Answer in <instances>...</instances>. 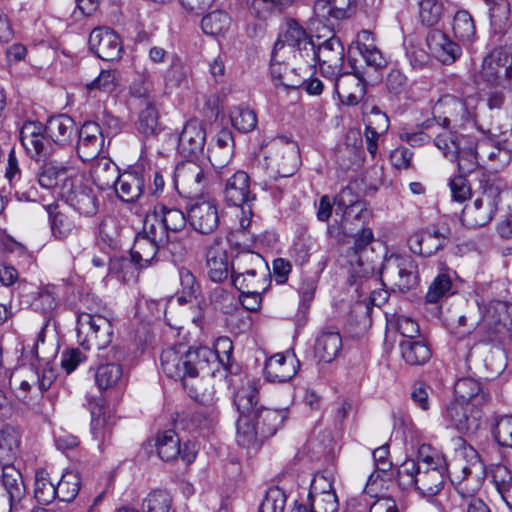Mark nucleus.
Returning a JSON list of instances; mask_svg holds the SVG:
<instances>
[{
  "label": "nucleus",
  "mask_w": 512,
  "mask_h": 512,
  "mask_svg": "<svg viewBox=\"0 0 512 512\" xmlns=\"http://www.w3.org/2000/svg\"><path fill=\"white\" fill-rule=\"evenodd\" d=\"M233 351L232 341L221 337L215 343L214 351L207 347L188 349L179 344L169 347L161 353L162 371L167 377L180 380L183 387L188 386L189 378H194L209 368L211 361L218 360L226 369L229 368Z\"/></svg>",
  "instance_id": "1"
},
{
  "label": "nucleus",
  "mask_w": 512,
  "mask_h": 512,
  "mask_svg": "<svg viewBox=\"0 0 512 512\" xmlns=\"http://www.w3.org/2000/svg\"><path fill=\"white\" fill-rule=\"evenodd\" d=\"M77 133L74 120L67 115L53 116L43 126L40 122L26 121L19 133L21 144L34 159L55 155L54 146L70 145Z\"/></svg>",
  "instance_id": "2"
},
{
  "label": "nucleus",
  "mask_w": 512,
  "mask_h": 512,
  "mask_svg": "<svg viewBox=\"0 0 512 512\" xmlns=\"http://www.w3.org/2000/svg\"><path fill=\"white\" fill-rule=\"evenodd\" d=\"M263 163L259 162L252 168V176L261 178L265 174L268 179L292 176L299 166V152L294 141L277 137L262 146Z\"/></svg>",
  "instance_id": "3"
},
{
  "label": "nucleus",
  "mask_w": 512,
  "mask_h": 512,
  "mask_svg": "<svg viewBox=\"0 0 512 512\" xmlns=\"http://www.w3.org/2000/svg\"><path fill=\"white\" fill-rule=\"evenodd\" d=\"M475 100L467 98L459 99L453 95H443L432 107V119H427L421 124V129H430L433 122L441 127L468 129L476 127Z\"/></svg>",
  "instance_id": "4"
},
{
  "label": "nucleus",
  "mask_w": 512,
  "mask_h": 512,
  "mask_svg": "<svg viewBox=\"0 0 512 512\" xmlns=\"http://www.w3.org/2000/svg\"><path fill=\"white\" fill-rule=\"evenodd\" d=\"M239 412L237 421V442L240 446L255 447L265 437H261V429L253 412V405L258 404V389L255 383H248L239 389L234 397Z\"/></svg>",
  "instance_id": "5"
},
{
  "label": "nucleus",
  "mask_w": 512,
  "mask_h": 512,
  "mask_svg": "<svg viewBox=\"0 0 512 512\" xmlns=\"http://www.w3.org/2000/svg\"><path fill=\"white\" fill-rule=\"evenodd\" d=\"M480 329L487 342L503 344L512 339V304L493 300L482 310Z\"/></svg>",
  "instance_id": "6"
},
{
  "label": "nucleus",
  "mask_w": 512,
  "mask_h": 512,
  "mask_svg": "<svg viewBox=\"0 0 512 512\" xmlns=\"http://www.w3.org/2000/svg\"><path fill=\"white\" fill-rule=\"evenodd\" d=\"M503 42V46L493 49L483 58L477 79L490 86H503L512 90V41Z\"/></svg>",
  "instance_id": "7"
},
{
  "label": "nucleus",
  "mask_w": 512,
  "mask_h": 512,
  "mask_svg": "<svg viewBox=\"0 0 512 512\" xmlns=\"http://www.w3.org/2000/svg\"><path fill=\"white\" fill-rule=\"evenodd\" d=\"M312 42L313 56L304 57L303 62L307 68L312 69L318 63L320 72L325 78H335L341 75L344 65V46L340 39L333 33L329 38L320 42Z\"/></svg>",
  "instance_id": "8"
},
{
  "label": "nucleus",
  "mask_w": 512,
  "mask_h": 512,
  "mask_svg": "<svg viewBox=\"0 0 512 512\" xmlns=\"http://www.w3.org/2000/svg\"><path fill=\"white\" fill-rule=\"evenodd\" d=\"M115 322L114 314L77 316L78 343L86 350L106 348L112 342Z\"/></svg>",
  "instance_id": "9"
},
{
  "label": "nucleus",
  "mask_w": 512,
  "mask_h": 512,
  "mask_svg": "<svg viewBox=\"0 0 512 512\" xmlns=\"http://www.w3.org/2000/svg\"><path fill=\"white\" fill-rule=\"evenodd\" d=\"M381 279L394 291L407 292L417 286L418 267L410 256L390 255L381 268Z\"/></svg>",
  "instance_id": "10"
},
{
  "label": "nucleus",
  "mask_w": 512,
  "mask_h": 512,
  "mask_svg": "<svg viewBox=\"0 0 512 512\" xmlns=\"http://www.w3.org/2000/svg\"><path fill=\"white\" fill-rule=\"evenodd\" d=\"M312 42L313 40L296 21L289 20L274 45V58L276 60L310 58L313 56Z\"/></svg>",
  "instance_id": "11"
},
{
  "label": "nucleus",
  "mask_w": 512,
  "mask_h": 512,
  "mask_svg": "<svg viewBox=\"0 0 512 512\" xmlns=\"http://www.w3.org/2000/svg\"><path fill=\"white\" fill-rule=\"evenodd\" d=\"M477 404L452 400L442 410L447 427L463 435H474L481 426L483 411Z\"/></svg>",
  "instance_id": "12"
},
{
  "label": "nucleus",
  "mask_w": 512,
  "mask_h": 512,
  "mask_svg": "<svg viewBox=\"0 0 512 512\" xmlns=\"http://www.w3.org/2000/svg\"><path fill=\"white\" fill-rule=\"evenodd\" d=\"M449 477L461 500L477 497L483 483V466L478 460L471 464L460 460L450 468Z\"/></svg>",
  "instance_id": "13"
},
{
  "label": "nucleus",
  "mask_w": 512,
  "mask_h": 512,
  "mask_svg": "<svg viewBox=\"0 0 512 512\" xmlns=\"http://www.w3.org/2000/svg\"><path fill=\"white\" fill-rule=\"evenodd\" d=\"M333 206H335L336 214L341 213L342 219H348L353 213L358 216L363 212L365 204L357 199L352 189L346 187L333 198L323 195L317 206V219L321 222H327L332 214Z\"/></svg>",
  "instance_id": "14"
},
{
  "label": "nucleus",
  "mask_w": 512,
  "mask_h": 512,
  "mask_svg": "<svg viewBox=\"0 0 512 512\" xmlns=\"http://www.w3.org/2000/svg\"><path fill=\"white\" fill-rule=\"evenodd\" d=\"M174 178L178 193L187 198L202 196L209 185L205 170L193 161L179 164Z\"/></svg>",
  "instance_id": "15"
},
{
  "label": "nucleus",
  "mask_w": 512,
  "mask_h": 512,
  "mask_svg": "<svg viewBox=\"0 0 512 512\" xmlns=\"http://www.w3.org/2000/svg\"><path fill=\"white\" fill-rule=\"evenodd\" d=\"M44 162L37 173V180L42 188L54 190L59 196H63L66 190L76 181L69 172L67 164L56 159L43 158Z\"/></svg>",
  "instance_id": "16"
},
{
  "label": "nucleus",
  "mask_w": 512,
  "mask_h": 512,
  "mask_svg": "<svg viewBox=\"0 0 512 512\" xmlns=\"http://www.w3.org/2000/svg\"><path fill=\"white\" fill-rule=\"evenodd\" d=\"M187 219L196 232L205 235L212 234L220 223L217 203L209 198L197 199L188 208Z\"/></svg>",
  "instance_id": "17"
},
{
  "label": "nucleus",
  "mask_w": 512,
  "mask_h": 512,
  "mask_svg": "<svg viewBox=\"0 0 512 512\" xmlns=\"http://www.w3.org/2000/svg\"><path fill=\"white\" fill-rule=\"evenodd\" d=\"M2 485L6 491L7 497L4 502V508L1 512H25L24 501L26 499V489L22 475L13 465L3 464Z\"/></svg>",
  "instance_id": "18"
},
{
  "label": "nucleus",
  "mask_w": 512,
  "mask_h": 512,
  "mask_svg": "<svg viewBox=\"0 0 512 512\" xmlns=\"http://www.w3.org/2000/svg\"><path fill=\"white\" fill-rule=\"evenodd\" d=\"M5 178L9 183V194L18 201L36 200L38 192L33 179L29 175L22 174L13 150L10 151L8 156Z\"/></svg>",
  "instance_id": "19"
},
{
  "label": "nucleus",
  "mask_w": 512,
  "mask_h": 512,
  "mask_svg": "<svg viewBox=\"0 0 512 512\" xmlns=\"http://www.w3.org/2000/svg\"><path fill=\"white\" fill-rule=\"evenodd\" d=\"M449 238L450 230L447 227L427 228L412 234L408 246L414 254L429 257L444 248Z\"/></svg>",
  "instance_id": "20"
},
{
  "label": "nucleus",
  "mask_w": 512,
  "mask_h": 512,
  "mask_svg": "<svg viewBox=\"0 0 512 512\" xmlns=\"http://www.w3.org/2000/svg\"><path fill=\"white\" fill-rule=\"evenodd\" d=\"M88 44L89 48L104 61L118 60L123 51L120 37L108 27L93 29Z\"/></svg>",
  "instance_id": "21"
},
{
  "label": "nucleus",
  "mask_w": 512,
  "mask_h": 512,
  "mask_svg": "<svg viewBox=\"0 0 512 512\" xmlns=\"http://www.w3.org/2000/svg\"><path fill=\"white\" fill-rule=\"evenodd\" d=\"M224 198L228 205L241 207L244 214L247 211L251 214L250 203L255 196L250 192V178L246 172L238 170L226 180Z\"/></svg>",
  "instance_id": "22"
},
{
  "label": "nucleus",
  "mask_w": 512,
  "mask_h": 512,
  "mask_svg": "<svg viewBox=\"0 0 512 512\" xmlns=\"http://www.w3.org/2000/svg\"><path fill=\"white\" fill-rule=\"evenodd\" d=\"M74 211L84 217H93L99 210V198L93 188L76 184L70 186L61 197Z\"/></svg>",
  "instance_id": "23"
},
{
  "label": "nucleus",
  "mask_w": 512,
  "mask_h": 512,
  "mask_svg": "<svg viewBox=\"0 0 512 512\" xmlns=\"http://www.w3.org/2000/svg\"><path fill=\"white\" fill-rule=\"evenodd\" d=\"M78 132L76 152L83 161L94 160L104 147V136L98 123L85 122Z\"/></svg>",
  "instance_id": "24"
},
{
  "label": "nucleus",
  "mask_w": 512,
  "mask_h": 512,
  "mask_svg": "<svg viewBox=\"0 0 512 512\" xmlns=\"http://www.w3.org/2000/svg\"><path fill=\"white\" fill-rule=\"evenodd\" d=\"M429 54L445 65L454 63L462 54L461 47L440 29H432L426 35Z\"/></svg>",
  "instance_id": "25"
},
{
  "label": "nucleus",
  "mask_w": 512,
  "mask_h": 512,
  "mask_svg": "<svg viewBox=\"0 0 512 512\" xmlns=\"http://www.w3.org/2000/svg\"><path fill=\"white\" fill-rule=\"evenodd\" d=\"M206 132L200 121H187L178 136L177 150L183 157L197 156L204 150Z\"/></svg>",
  "instance_id": "26"
},
{
  "label": "nucleus",
  "mask_w": 512,
  "mask_h": 512,
  "mask_svg": "<svg viewBox=\"0 0 512 512\" xmlns=\"http://www.w3.org/2000/svg\"><path fill=\"white\" fill-rule=\"evenodd\" d=\"M334 91L343 104L356 105L364 95V86L358 77L341 71L340 76L329 78Z\"/></svg>",
  "instance_id": "27"
},
{
  "label": "nucleus",
  "mask_w": 512,
  "mask_h": 512,
  "mask_svg": "<svg viewBox=\"0 0 512 512\" xmlns=\"http://www.w3.org/2000/svg\"><path fill=\"white\" fill-rule=\"evenodd\" d=\"M355 6V0H317L314 3V13L319 19L331 23L332 20L350 18Z\"/></svg>",
  "instance_id": "28"
},
{
  "label": "nucleus",
  "mask_w": 512,
  "mask_h": 512,
  "mask_svg": "<svg viewBox=\"0 0 512 512\" xmlns=\"http://www.w3.org/2000/svg\"><path fill=\"white\" fill-rule=\"evenodd\" d=\"M297 373L295 359L277 353L271 356L265 363L264 374L269 382L283 383L292 379Z\"/></svg>",
  "instance_id": "29"
},
{
  "label": "nucleus",
  "mask_w": 512,
  "mask_h": 512,
  "mask_svg": "<svg viewBox=\"0 0 512 512\" xmlns=\"http://www.w3.org/2000/svg\"><path fill=\"white\" fill-rule=\"evenodd\" d=\"M231 273H239L258 277L270 275V269L265 259L258 253L245 250L240 251L231 264Z\"/></svg>",
  "instance_id": "30"
},
{
  "label": "nucleus",
  "mask_w": 512,
  "mask_h": 512,
  "mask_svg": "<svg viewBox=\"0 0 512 512\" xmlns=\"http://www.w3.org/2000/svg\"><path fill=\"white\" fill-rule=\"evenodd\" d=\"M456 398L454 400L477 404L484 407L490 401V394L481 383L473 378H461L454 385Z\"/></svg>",
  "instance_id": "31"
},
{
  "label": "nucleus",
  "mask_w": 512,
  "mask_h": 512,
  "mask_svg": "<svg viewBox=\"0 0 512 512\" xmlns=\"http://www.w3.org/2000/svg\"><path fill=\"white\" fill-rule=\"evenodd\" d=\"M475 142L481 164L487 165L494 171H499L510 162L508 151L499 147L493 140L483 138L475 140Z\"/></svg>",
  "instance_id": "32"
},
{
  "label": "nucleus",
  "mask_w": 512,
  "mask_h": 512,
  "mask_svg": "<svg viewBox=\"0 0 512 512\" xmlns=\"http://www.w3.org/2000/svg\"><path fill=\"white\" fill-rule=\"evenodd\" d=\"M489 7L490 24L495 34H502L503 40L512 41V26L506 28L510 16L508 0H483Z\"/></svg>",
  "instance_id": "33"
},
{
  "label": "nucleus",
  "mask_w": 512,
  "mask_h": 512,
  "mask_svg": "<svg viewBox=\"0 0 512 512\" xmlns=\"http://www.w3.org/2000/svg\"><path fill=\"white\" fill-rule=\"evenodd\" d=\"M206 267L211 281L221 283L231 275L226 251L218 245L210 246L206 254Z\"/></svg>",
  "instance_id": "34"
},
{
  "label": "nucleus",
  "mask_w": 512,
  "mask_h": 512,
  "mask_svg": "<svg viewBox=\"0 0 512 512\" xmlns=\"http://www.w3.org/2000/svg\"><path fill=\"white\" fill-rule=\"evenodd\" d=\"M90 173L94 184L101 190L113 188L121 176L117 165L107 157L97 158Z\"/></svg>",
  "instance_id": "35"
},
{
  "label": "nucleus",
  "mask_w": 512,
  "mask_h": 512,
  "mask_svg": "<svg viewBox=\"0 0 512 512\" xmlns=\"http://www.w3.org/2000/svg\"><path fill=\"white\" fill-rule=\"evenodd\" d=\"M254 416L257 419L258 427L261 429V437H271L282 426L287 419L286 409L276 410L253 405Z\"/></svg>",
  "instance_id": "36"
},
{
  "label": "nucleus",
  "mask_w": 512,
  "mask_h": 512,
  "mask_svg": "<svg viewBox=\"0 0 512 512\" xmlns=\"http://www.w3.org/2000/svg\"><path fill=\"white\" fill-rule=\"evenodd\" d=\"M342 349V338L339 332L323 331L316 338L314 356L318 361L332 362Z\"/></svg>",
  "instance_id": "37"
},
{
  "label": "nucleus",
  "mask_w": 512,
  "mask_h": 512,
  "mask_svg": "<svg viewBox=\"0 0 512 512\" xmlns=\"http://www.w3.org/2000/svg\"><path fill=\"white\" fill-rule=\"evenodd\" d=\"M161 248H164V243H158V241L138 233L131 248V259L140 267H144L155 259Z\"/></svg>",
  "instance_id": "38"
},
{
  "label": "nucleus",
  "mask_w": 512,
  "mask_h": 512,
  "mask_svg": "<svg viewBox=\"0 0 512 512\" xmlns=\"http://www.w3.org/2000/svg\"><path fill=\"white\" fill-rule=\"evenodd\" d=\"M113 188L122 201L132 203L143 192L144 178L137 172H125L121 174Z\"/></svg>",
  "instance_id": "39"
},
{
  "label": "nucleus",
  "mask_w": 512,
  "mask_h": 512,
  "mask_svg": "<svg viewBox=\"0 0 512 512\" xmlns=\"http://www.w3.org/2000/svg\"><path fill=\"white\" fill-rule=\"evenodd\" d=\"M432 470H420L416 478L417 492L423 497H432L443 488L445 467L433 466Z\"/></svg>",
  "instance_id": "40"
},
{
  "label": "nucleus",
  "mask_w": 512,
  "mask_h": 512,
  "mask_svg": "<svg viewBox=\"0 0 512 512\" xmlns=\"http://www.w3.org/2000/svg\"><path fill=\"white\" fill-rule=\"evenodd\" d=\"M441 128L442 130L434 138V145L443 153L445 158H455L460 147L467 143L471 137L458 134L453 131L454 128Z\"/></svg>",
  "instance_id": "41"
},
{
  "label": "nucleus",
  "mask_w": 512,
  "mask_h": 512,
  "mask_svg": "<svg viewBox=\"0 0 512 512\" xmlns=\"http://www.w3.org/2000/svg\"><path fill=\"white\" fill-rule=\"evenodd\" d=\"M21 435L19 431L10 425L0 429V463L10 464L19 454Z\"/></svg>",
  "instance_id": "42"
},
{
  "label": "nucleus",
  "mask_w": 512,
  "mask_h": 512,
  "mask_svg": "<svg viewBox=\"0 0 512 512\" xmlns=\"http://www.w3.org/2000/svg\"><path fill=\"white\" fill-rule=\"evenodd\" d=\"M497 209L483 204L482 200L475 199L473 204L465 206L462 212L463 223L470 228H478L487 225L495 215Z\"/></svg>",
  "instance_id": "43"
},
{
  "label": "nucleus",
  "mask_w": 512,
  "mask_h": 512,
  "mask_svg": "<svg viewBox=\"0 0 512 512\" xmlns=\"http://www.w3.org/2000/svg\"><path fill=\"white\" fill-rule=\"evenodd\" d=\"M399 346L402 358L409 365H423L431 358V350L424 340L404 339Z\"/></svg>",
  "instance_id": "44"
},
{
  "label": "nucleus",
  "mask_w": 512,
  "mask_h": 512,
  "mask_svg": "<svg viewBox=\"0 0 512 512\" xmlns=\"http://www.w3.org/2000/svg\"><path fill=\"white\" fill-rule=\"evenodd\" d=\"M448 160L457 162L459 175L465 176L474 172L481 165L475 139L471 137L467 143L460 147L456 157Z\"/></svg>",
  "instance_id": "45"
},
{
  "label": "nucleus",
  "mask_w": 512,
  "mask_h": 512,
  "mask_svg": "<svg viewBox=\"0 0 512 512\" xmlns=\"http://www.w3.org/2000/svg\"><path fill=\"white\" fill-rule=\"evenodd\" d=\"M294 0H247L251 15L258 19L266 20L272 16L281 14L293 4Z\"/></svg>",
  "instance_id": "46"
},
{
  "label": "nucleus",
  "mask_w": 512,
  "mask_h": 512,
  "mask_svg": "<svg viewBox=\"0 0 512 512\" xmlns=\"http://www.w3.org/2000/svg\"><path fill=\"white\" fill-rule=\"evenodd\" d=\"M47 211L50 219L51 233L57 240H65L76 231L72 218L58 210L57 206L49 205Z\"/></svg>",
  "instance_id": "47"
},
{
  "label": "nucleus",
  "mask_w": 512,
  "mask_h": 512,
  "mask_svg": "<svg viewBox=\"0 0 512 512\" xmlns=\"http://www.w3.org/2000/svg\"><path fill=\"white\" fill-rule=\"evenodd\" d=\"M315 239L305 230L297 232L291 247V257L295 263L303 265L307 263L313 252L316 251Z\"/></svg>",
  "instance_id": "48"
},
{
  "label": "nucleus",
  "mask_w": 512,
  "mask_h": 512,
  "mask_svg": "<svg viewBox=\"0 0 512 512\" xmlns=\"http://www.w3.org/2000/svg\"><path fill=\"white\" fill-rule=\"evenodd\" d=\"M339 500L336 493L322 496H307L306 504H300L292 512H338Z\"/></svg>",
  "instance_id": "49"
},
{
  "label": "nucleus",
  "mask_w": 512,
  "mask_h": 512,
  "mask_svg": "<svg viewBox=\"0 0 512 512\" xmlns=\"http://www.w3.org/2000/svg\"><path fill=\"white\" fill-rule=\"evenodd\" d=\"M156 449L163 461H173L181 452L180 438L173 430H167L157 436Z\"/></svg>",
  "instance_id": "50"
},
{
  "label": "nucleus",
  "mask_w": 512,
  "mask_h": 512,
  "mask_svg": "<svg viewBox=\"0 0 512 512\" xmlns=\"http://www.w3.org/2000/svg\"><path fill=\"white\" fill-rule=\"evenodd\" d=\"M191 76V68L178 57L173 58L170 67L165 74V84L169 89L188 88Z\"/></svg>",
  "instance_id": "51"
},
{
  "label": "nucleus",
  "mask_w": 512,
  "mask_h": 512,
  "mask_svg": "<svg viewBox=\"0 0 512 512\" xmlns=\"http://www.w3.org/2000/svg\"><path fill=\"white\" fill-rule=\"evenodd\" d=\"M140 233L147 236L148 238L158 241V243L167 242V236L169 234L164 227V223H162L157 205H155L145 215L143 228Z\"/></svg>",
  "instance_id": "52"
},
{
  "label": "nucleus",
  "mask_w": 512,
  "mask_h": 512,
  "mask_svg": "<svg viewBox=\"0 0 512 512\" xmlns=\"http://www.w3.org/2000/svg\"><path fill=\"white\" fill-rule=\"evenodd\" d=\"M123 380L122 366L117 363L102 364L97 368L95 373V381L100 390L114 387Z\"/></svg>",
  "instance_id": "53"
},
{
  "label": "nucleus",
  "mask_w": 512,
  "mask_h": 512,
  "mask_svg": "<svg viewBox=\"0 0 512 512\" xmlns=\"http://www.w3.org/2000/svg\"><path fill=\"white\" fill-rule=\"evenodd\" d=\"M81 487V477L78 472H65L56 485V498L63 502H70L78 495Z\"/></svg>",
  "instance_id": "54"
},
{
  "label": "nucleus",
  "mask_w": 512,
  "mask_h": 512,
  "mask_svg": "<svg viewBox=\"0 0 512 512\" xmlns=\"http://www.w3.org/2000/svg\"><path fill=\"white\" fill-rule=\"evenodd\" d=\"M494 440L505 448H512V415H495L491 420Z\"/></svg>",
  "instance_id": "55"
},
{
  "label": "nucleus",
  "mask_w": 512,
  "mask_h": 512,
  "mask_svg": "<svg viewBox=\"0 0 512 512\" xmlns=\"http://www.w3.org/2000/svg\"><path fill=\"white\" fill-rule=\"evenodd\" d=\"M58 291L53 284H47L36 292L31 307L33 310L43 314L51 313L57 306Z\"/></svg>",
  "instance_id": "56"
},
{
  "label": "nucleus",
  "mask_w": 512,
  "mask_h": 512,
  "mask_svg": "<svg viewBox=\"0 0 512 512\" xmlns=\"http://www.w3.org/2000/svg\"><path fill=\"white\" fill-rule=\"evenodd\" d=\"M452 29L455 37L463 42H470L476 34L474 20L466 10H459L453 17Z\"/></svg>",
  "instance_id": "57"
},
{
  "label": "nucleus",
  "mask_w": 512,
  "mask_h": 512,
  "mask_svg": "<svg viewBox=\"0 0 512 512\" xmlns=\"http://www.w3.org/2000/svg\"><path fill=\"white\" fill-rule=\"evenodd\" d=\"M452 278L450 274L445 271L439 273L430 284L426 293V301L428 303H437L443 298H447L453 294L452 291Z\"/></svg>",
  "instance_id": "58"
},
{
  "label": "nucleus",
  "mask_w": 512,
  "mask_h": 512,
  "mask_svg": "<svg viewBox=\"0 0 512 512\" xmlns=\"http://www.w3.org/2000/svg\"><path fill=\"white\" fill-rule=\"evenodd\" d=\"M230 24V16L220 10L209 13L201 21L203 32L211 36L223 35L229 29Z\"/></svg>",
  "instance_id": "59"
},
{
  "label": "nucleus",
  "mask_w": 512,
  "mask_h": 512,
  "mask_svg": "<svg viewBox=\"0 0 512 512\" xmlns=\"http://www.w3.org/2000/svg\"><path fill=\"white\" fill-rule=\"evenodd\" d=\"M270 275H262L258 277L252 275H243L239 273H231V282L233 286L241 293H249V291H265L269 285Z\"/></svg>",
  "instance_id": "60"
},
{
  "label": "nucleus",
  "mask_w": 512,
  "mask_h": 512,
  "mask_svg": "<svg viewBox=\"0 0 512 512\" xmlns=\"http://www.w3.org/2000/svg\"><path fill=\"white\" fill-rule=\"evenodd\" d=\"M191 398L205 406H212L215 399V391L213 386L208 385L203 379L198 376L189 378L188 386L184 387Z\"/></svg>",
  "instance_id": "61"
},
{
  "label": "nucleus",
  "mask_w": 512,
  "mask_h": 512,
  "mask_svg": "<svg viewBox=\"0 0 512 512\" xmlns=\"http://www.w3.org/2000/svg\"><path fill=\"white\" fill-rule=\"evenodd\" d=\"M35 499L40 504H50L56 498V486L45 470H38L35 476Z\"/></svg>",
  "instance_id": "62"
},
{
  "label": "nucleus",
  "mask_w": 512,
  "mask_h": 512,
  "mask_svg": "<svg viewBox=\"0 0 512 512\" xmlns=\"http://www.w3.org/2000/svg\"><path fill=\"white\" fill-rule=\"evenodd\" d=\"M444 15V4L440 0H421L419 2V20L427 27L436 26Z\"/></svg>",
  "instance_id": "63"
},
{
  "label": "nucleus",
  "mask_w": 512,
  "mask_h": 512,
  "mask_svg": "<svg viewBox=\"0 0 512 512\" xmlns=\"http://www.w3.org/2000/svg\"><path fill=\"white\" fill-rule=\"evenodd\" d=\"M172 497L165 490H154L142 501L143 512H172Z\"/></svg>",
  "instance_id": "64"
}]
</instances>
